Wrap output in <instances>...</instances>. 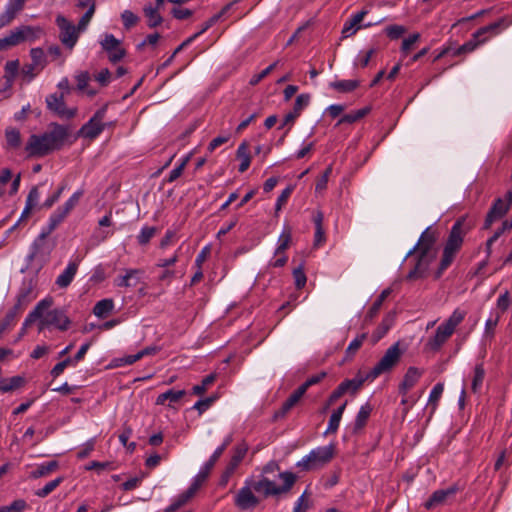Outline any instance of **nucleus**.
I'll return each instance as SVG.
<instances>
[{
	"instance_id": "1",
	"label": "nucleus",
	"mask_w": 512,
	"mask_h": 512,
	"mask_svg": "<svg viewBox=\"0 0 512 512\" xmlns=\"http://www.w3.org/2000/svg\"><path fill=\"white\" fill-rule=\"evenodd\" d=\"M69 135L67 126L51 123L49 130L41 135L32 134L25 146L29 157H44L60 150Z\"/></svg>"
},
{
	"instance_id": "2",
	"label": "nucleus",
	"mask_w": 512,
	"mask_h": 512,
	"mask_svg": "<svg viewBox=\"0 0 512 512\" xmlns=\"http://www.w3.org/2000/svg\"><path fill=\"white\" fill-rule=\"evenodd\" d=\"M470 229L471 225L466 222V217H460L455 221L444 245L439 267L435 272L436 279L440 278L444 271L452 264L456 254L462 247L464 236Z\"/></svg>"
},
{
	"instance_id": "3",
	"label": "nucleus",
	"mask_w": 512,
	"mask_h": 512,
	"mask_svg": "<svg viewBox=\"0 0 512 512\" xmlns=\"http://www.w3.org/2000/svg\"><path fill=\"white\" fill-rule=\"evenodd\" d=\"M278 476L283 482L280 486L263 475H260L258 479L253 477H248L247 479L256 493L263 495L264 498H268L288 493L297 480L296 475L290 471L280 472Z\"/></svg>"
},
{
	"instance_id": "4",
	"label": "nucleus",
	"mask_w": 512,
	"mask_h": 512,
	"mask_svg": "<svg viewBox=\"0 0 512 512\" xmlns=\"http://www.w3.org/2000/svg\"><path fill=\"white\" fill-rule=\"evenodd\" d=\"M512 24V19L508 20L507 17H502L498 19L496 22H493L489 25L479 28L476 32L473 33L472 39L465 42L463 45L457 47L458 53L461 55H465L473 52L480 44L486 42L488 37L487 34L496 35L501 30L506 29Z\"/></svg>"
},
{
	"instance_id": "5",
	"label": "nucleus",
	"mask_w": 512,
	"mask_h": 512,
	"mask_svg": "<svg viewBox=\"0 0 512 512\" xmlns=\"http://www.w3.org/2000/svg\"><path fill=\"white\" fill-rule=\"evenodd\" d=\"M335 455V445L320 446L312 449L309 454L304 456L296 463V467L301 471H313L322 468L328 464Z\"/></svg>"
},
{
	"instance_id": "6",
	"label": "nucleus",
	"mask_w": 512,
	"mask_h": 512,
	"mask_svg": "<svg viewBox=\"0 0 512 512\" xmlns=\"http://www.w3.org/2000/svg\"><path fill=\"white\" fill-rule=\"evenodd\" d=\"M56 247V240L49 239L45 233H41L34 239L30 247V253L27 256L28 261H37L42 267L46 264L50 255Z\"/></svg>"
},
{
	"instance_id": "7",
	"label": "nucleus",
	"mask_w": 512,
	"mask_h": 512,
	"mask_svg": "<svg viewBox=\"0 0 512 512\" xmlns=\"http://www.w3.org/2000/svg\"><path fill=\"white\" fill-rule=\"evenodd\" d=\"M402 354L403 350L400 349V342L394 343L368 373L367 378L374 380L381 374L389 372L399 362Z\"/></svg>"
},
{
	"instance_id": "8",
	"label": "nucleus",
	"mask_w": 512,
	"mask_h": 512,
	"mask_svg": "<svg viewBox=\"0 0 512 512\" xmlns=\"http://www.w3.org/2000/svg\"><path fill=\"white\" fill-rule=\"evenodd\" d=\"M108 103L98 109L94 115L78 131V136L93 140L97 138L106 128L103 119L106 116Z\"/></svg>"
},
{
	"instance_id": "9",
	"label": "nucleus",
	"mask_w": 512,
	"mask_h": 512,
	"mask_svg": "<svg viewBox=\"0 0 512 512\" xmlns=\"http://www.w3.org/2000/svg\"><path fill=\"white\" fill-rule=\"evenodd\" d=\"M512 205V190H509L504 198H497L490 210L488 211L483 228L489 229L491 225L501 219L510 209Z\"/></svg>"
},
{
	"instance_id": "10",
	"label": "nucleus",
	"mask_w": 512,
	"mask_h": 512,
	"mask_svg": "<svg viewBox=\"0 0 512 512\" xmlns=\"http://www.w3.org/2000/svg\"><path fill=\"white\" fill-rule=\"evenodd\" d=\"M55 22L60 30V41L65 47L72 49L76 45L80 33L77 26L63 15H58Z\"/></svg>"
},
{
	"instance_id": "11",
	"label": "nucleus",
	"mask_w": 512,
	"mask_h": 512,
	"mask_svg": "<svg viewBox=\"0 0 512 512\" xmlns=\"http://www.w3.org/2000/svg\"><path fill=\"white\" fill-rule=\"evenodd\" d=\"M254 488L246 478L244 486L239 489L234 498L235 506L241 511L254 509L260 503V498L255 495Z\"/></svg>"
},
{
	"instance_id": "12",
	"label": "nucleus",
	"mask_w": 512,
	"mask_h": 512,
	"mask_svg": "<svg viewBox=\"0 0 512 512\" xmlns=\"http://www.w3.org/2000/svg\"><path fill=\"white\" fill-rule=\"evenodd\" d=\"M39 319V331L44 330L48 326H55L59 330L65 331L70 325L69 318L60 309L50 310L46 314L43 313Z\"/></svg>"
},
{
	"instance_id": "13",
	"label": "nucleus",
	"mask_w": 512,
	"mask_h": 512,
	"mask_svg": "<svg viewBox=\"0 0 512 512\" xmlns=\"http://www.w3.org/2000/svg\"><path fill=\"white\" fill-rule=\"evenodd\" d=\"M437 236H438L437 232L432 230L431 227L426 228L422 232L420 238L418 239V242L406 254V258L411 257L416 252H425L427 254H436V252L434 250V245L437 241Z\"/></svg>"
},
{
	"instance_id": "14",
	"label": "nucleus",
	"mask_w": 512,
	"mask_h": 512,
	"mask_svg": "<svg viewBox=\"0 0 512 512\" xmlns=\"http://www.w3.org/2000/svg\"><path fill=\"white\" fill-rule=\"evenodd\" d=\"M436 258V254H427L418 252L412 269L407 274L408 280H416L424 278L427 275L430 264Z\"/></svg>"
},
{
	"instance_id": "15",
	"label": "nucleus",
	"mask_w": 512,
	"mask_h": 512,
	"mask_svg": "<svg viewBox=\"0 0 512 512\" xmlns=\"http://www.w3.org/2000/svg\"><path fill=\"white\" fill-rule=\"evenodd\" d=\"M100 44L112 63L119 62L126 55L125 49L120 47V41L113 34H106Z\"/></svg>"
},
{
	"instance_id": "16",
	"label": "nucleus",
	"mask_w": 512,
	"mask_h": 512,
	"mask_svg": "<svg viewBox=\"0 0 512 512\" xmlns=\"http://www.w3.org/2000/svg\"><path fill=\"white\" fill-rule=\"evenodd\" d=\"M47 108L62 118H72L75 116V109L66 107L63 94H50L46 97Z\"/></svg>"
},
{
	"instance_id": "17",
	"label": "nucleus",
	"mask_w": 512,
	"mask_h": 512,
	"mask_svg": "<svg viewBox=\"0 0 512 512\" xmlns=\"http://www.w3.org/2000/svg\"><path fill=\"white\" fill-rule=\"evenodd\" d=\"M247 451H248V446L244 443L239 444L234 448L233 455L221 476V484L222 485L227 484V482L229 481V478L233 475L236 468L239 466L241 461L244 459Z\"/></svg>"
},
{
	"instance_id": "18",
	"label": "nucleus",
	"mask_w": 512,
	"mask_h": 512,
	"mask_svg": "<svg viewBox=\"0 0 512 512\" xmlns=\"http://www.w3.org/2000/svg\"><path fill=\"white\" fill-rule=\"evenodd\" d=\"M53 301L51 298H45L37 303L34 309L27 315L20 332L18 333L14 342H18L26 334L27 327L42 317L43 311L50 308Z\"/></svg>"
},
{
	"instance_id": "19",
	"label": "nucleus",
	"mask_w": 512,
	"mask_h": 512,
	"mask_svg": "<svg viewBox=\"0 0 512 512\" xmlns=\"http://www.w3.org/2000/svg\"><path fill=\"white\" fill-rule=\"evenodd\" d=\"M309 102V94L298 95L296 97L293 110L285 115L283 123L278 127V129H282L289 124L292 125L294 121L300 116L302 110L308 106Z\"/></svg>"
},
{
	"instance_id": "20",
	"label": "nucleus",
	"mask_w": 512,
	"mask_h": 512,
	"mask_svg": "<svg viewBox=\"0 0 512 512\" xmlns=\"http://www.w3.org/2000/svg\"><path fill=\"white\" fill-rule=\"evenodd\" d=\"M372 411L373 407L369 402L365 403L360 407L354 422L348 428L351 434L358 435L364 430Z\"/></svg>"
},
{
	"instance_id": "21",
	"label": "nucleus",
	"mask_w": 512,
	"mask_h": 512,
	"mask_svg": "<svg viewBox=\"0 0 512 512\" xmlns=\"http://www.w3.org/2000/svg\"><path fill=\"white\" fill-rule=\"evenodd\" d=\"M456 493L455 487H449L447 489H439L432 493L429 499L424 503V507L427 510L435 509L439 506L444 505L448 498Z\"/></svg>"
},
{
	"instance_id": "22",
	"label": "nucleus",
	"mask_w": 512,
	"mask_h": 512,
	"mask_svg": "<svg viewBox=\"0 0 512 512\" xmlns=\"http://www.w3.org/2000/svg\"><path fill=\"white\" fill-rule=\"evenodd\" d=\"M40 199L39 186H33L26 198L25 207L20 215V218L16 222V225H19L21 222L27 221L30 217V214L34 208L38 206Z\"/></svg>"
},
{
	"instance_id": "23",
	"label": "nucleus",
	"mask_w": 512,
	"mask_h": 512,
	"mask_svg": "<svg viewBox=\"0 0 512 512\" xmlns=\"http://www.w3.org/2000/svg\"><path fill=\"white\" fill-rule=\"evenodd\" d=\"M453 333L449 327L442 323L437 327L435 335L429 339L427 346L433 351H438Z\"/></svg>"
},
{
	"instance_id": "24",
	"label": "nucleus",
	"mask_w": 512,
	"mask_h": 512,
	"mask_svg": "<svg viewBox=\"0 0 512 512\" xmlns=\"http://www.w3.org/2000/svg\"><path fill=\"white\" fill-rule=\"evenodd\" d=\"M80 259L70 261L63 272L56 278L55 284L59 288H67L73 281L79 267Z\"/></svg>"
},
{
	"instance_id": "25",
	"label": "nucleus",
	"mask_w": 512,
	"mask_h": 512,
	"mask_svg": "<svg viewBox=\"0 0 512 512\" xmlns=\"http://www.w3.org/2000/svg\"><path fill=\"white\" fill-rule=\"evenodd\" d=\"M221 455V449H216L209 460L203 465L198 474L194 477L192 484H197L198 489L205 482L211 469L214 467L215 463L218 461Z\"/></svg>"
},
{
	"instance_id": "26",
	"label": "nucleus",
	"mask_w": 512,
	"mask_h": 512,
	"mask_svg": "<svg viewBox=\"0 0 512 512\" xmlns=\"http://www.w3.org/2000/svg\"><path fill=\"white\" fill-rule=\"evenodd\" d=\"M367 14L368 10L363 9L354 14L349 20H347L342 28L343 37L348 38L354 35L361 28L359 24L362 22V20Z\"/></svg>"
},
{
	"instance_id": "27",
	"label": "nucleus",
	"mask_w": 512,
	"mask_h": 512,
	"mask_svg": "<svg viewBox=\"0 0 512 512\" xmlns=\"http://www.w3.org/2000/svg\"><path fill=\"white\" fill-rule=\"evenodd\" d=\"M198 491L197 484H192L189 488L181 493L177 499H175L165 510L164 512H176L179 508H181L184 504H186Z\"/></svg>"
},
{
	"instance_id": "28",
	"label": "nucleus",
	"mask_w": 512,
	"mask_h": 512,
	"mask_svg": "<svg viewBox=\"0 0 512 512\" xmlns=\"http://www.w3.org/2000/svg\"><path fill=\"white\" fill-rule=\"evenodd\" d=\"M421 372L416 367H409L399 387L400 393L406 394L419 380Z\"/></svg>"
},
{
	"instance_id": "29",
	"label": "nucleus",
	"mask_w": 512,
	"mask_h": 512,
	"mask_svg": "<svg viewBox=\"0 0 512 512\" xmlns=\"http://www.w3.org/2000/svg\"><path fill=\"white\" fill-rule=\"evenodd\" d=\"M33 36V28L30 26H20L12 30L7 36L11 45L16 46Z\"/></svg>"
},
{
	"instance_id": "30",
	"label": "nucleus",
	"mask_w": 512,
	"mask_h": 512,
	"mask_svg": "<svg viewBox=\"0 0 512 512\" xmlns=\"http://www.w3.org/2000/svg\"><path fill=\"white\" fill-rule=\"evenodd\" d=\"M67 216L68 214L58 207L49 216L47 225L42 228L41 233H45V235L50 236V234L65 220Z\"/></svg>"
},
{
	"instance_id": "31",
	"label": "nucleus",
	"mask_w": 512,
	"mask_h": 512,
	"mask_svg": "<svg viewBox=\"0 0 512 512\" xmlns=\"http://www.w3.org/2000/svg\"><path fill=\"white\" fill-rule=\"evenodd\" d=\"M67 216L68 214L58 207L49 216L47 225L42 228L41 233H45V235L50 236V234L65 220Z\"/></svg>"
},
{
	"instance_id": "32",
	"label": "nucleus",
	"mask_w": 512,
	"mask_h": 512,
	"mask_svg": "<svg viewBox=\"0 0 512 512\" xmlns=\"http://www.w3.org/2000/svg\"><path fill=\"white\" fill-rule=\"evenodd\" d=\"M67 216L68 214L58 207L49 216L47 225L42 228L41 233H45V235L50 236V234L65 220Z\"/></svg>"
},
{
	"instance_id": "33",
	"label": "nucleus",
	"mask_w": 512,
	"mask_h": 512,
	"mask_svg": "<svg viewBox=\"0 0 512 512\" xmlns=\"http://www.w3.org/2000/svg\"><path fill=\"white\" fill-rule=\"evenodd\" d=\"M67 216L68 214L58 207L49 216L47 225L42 228L41 233H45V235L50 236V234L65 220Z\"/></svg>"
},
{
	"instance_id": "34",
	"label": "nucleus",
	"mask_w": 512,
	"mask_h": 512,
	"mask_svg": "<svg viewBox=\"0 0 512 512\" xmlns=\"http://www.w3.org/2000/svg\"><path fill=\"white\" fill-rule=\"evenodd\" d=\"M186 395L185 390H174L169 389L164 393H161L156 398L157 405H165L166 401H169L168 407H173L174 403L180 401Z\"/></svg>"
},
{
	"instance_id": "35",
	"label": "nucleus",
	"mask_w": 512,
	"mask_h": 512,
	"mask_svg": "<svg viewBox=\"0 0 512 512\" xmlns=\"http://www.w3.org/2000/svg\"><path fill=\"white\" fill-rule=\"evenodd\" d=\"M141 273L139 269H127L125 275L116 279L115 284L118 287H134L139 283L138 276Z\"/></svg>"
},
{
	"instance_id": "36",
	"label": "nucleus",
	"mask_w": 512,
	"mask_h": 512,
	"mask_svg": "<svg viewBox=\"0 0 512 512\" xmlns=\"http://www.w3.org/2000/svg\"><path fill=\"white\" fill-rule=\"evenodd\" d=\"M392 325L393 317H391L390 315L384 317L381 323L377 326V328L373 331L371 335L372 344H376L378 341H380L387 334Z\"/></svg>"
},
{
	"instance_id": "37",
	"label": "nucleus",
	"mask_w": 512,
	"mask_h": 512,
	"mask_svg": "<svg viewBox=\"0 0 512 512\" xmlns=\"http://www.w3.org/2000/svg\"><path fill=\"white\" fill-rule=\"evenodd\" d=\"M391 292H392L391 288H386L380 293V295L377 297V299L374 301V303L368 310V312L365 316L366 321H371L378 314L379 310L382 307L383 302L391 294Z\"/></svg>"
},
{
	"instance_id": "38",
	"label": "nucleus",
	"mask_w": 512,
	"mask_h": 512,
	"mask_svg": "<svg viewBox=\"0 0 512 512\" xmlns=\"http://www.w3.org/2000/svg\"><path fill=\"white\" fill-rule=\"evenodd\" d=\"M113 309L114 301L110 298H105L95 304L93 313L98 318H105Z\"/></svg>"
},
{
	"instance_id": "39",
	"label": "nucleus",
	"mask_w": 512,
	"mask_h": 512,
	"mask_svg": "<svg viewBox=\"0 0 512 512\" xmlns=\"http://www.w3.org/2000/svg\"><path fill=\"white\" fill-rule=\"evenodd\" d=\"M291 240H292L291 228L286 226V227H284L283 231L281 232V234L278 238L277 247L275 249V255H280V254L285 253V251L289 248Z\"/></svg>"
},
{
	"instance_id": "40",
	"label": "nucleus",
	"mask_w": 512,
	"mask_h": 512,
	"mask_svg": "<svg viewBox=\"0 0 512 512\" xmlns=\"http://www.w3.org/2000/svg\"><path fill=\"white\" fill-rule=\"evenodd\" d=\"M237 158L241 160V163L239 164L238 171L240 173L245 172L251 163V157L248 151V145L246 142H242L237 149Z\"/></svg>"
},
{
	"instance_id": "41",
	"label": "nucleus",
	"mask_w": 512,
	"mask_h": 512,
	"mask_svg": "<svg viewBox=\"0 0 512 512\" xmlns=\"http://www.w3.org/2000/svg\"><path fill=\"white\" fill-rule=\"evenodd\" d=\"M323 219L324 215L321 211H316L313 216V222L315 225V245L318 246L325 240V233L323 229Z\"/></svg>"
},
{
	"instance_id": "42",
	"label": "nucleus",
	"mask_w": 512,
	"mask_h": 512,
	"mask_svg": "<svg viewBox=\"0 0 512 512\" xmlns=\"http://www.w3.org/2000/svg\"><path fill=\"white\" fill-rule=\"evenodd\" d=\"M369 112H370V108L364 107L362 109L345 114L338 120L336 126H339V125L345 124V123H348V124L355 123V122L359 121L360 119H362L363 117H365Z\"/></svg>"
},
{
	"instance_id": "43",
	"label": "nucleus",
	"mask_w": 512,
	"mask_h": 512,
	"mask_svg": "<svg viewBox=\"0 0 512 512\" xmlns=\"http://www.w3.org/2000/svg\"><path fill=\"white\" fill-rule=\"evenodd\" d=\"M159 8L160 7H152L151 5H146L143 9L144 14L148 19L147 24L150 28L159 26L163 21L162 16L158 12Z\"/></svg>"
},
{
	"instance_id": "44",
	"label": "nucleus",
	"mask_w": 512,
	"mask_h": 512,
	"mask_svg": "<svg viewBox=\"0 0 512 512\" xmlns=\"http://www.w3.org/2000/svg\"><path fill=\"white\" fill-rule=\"evenodd\" d=\"M366 379L368 378L355 377L353 379H346L342 381L339 385L343 387V391L345 392V394L351 393L352 395H354L362 387Z\"/></svg>"
},
{
	"instance_id": "45",
	"label": "nucleus",
	"mask_w": 512,
	"mask_h": 512,
	"mask_svg": "<svg viewBox=\"0 0 512 512\" xmlns=\"http://www.w3.org/2000/svg\"><path fill=\"white\" fill-rule=\"evenodd\" d=\"M57 468H58V462L55 460L42 463V464L38 465L34 471H32L31 477L37 479V478L47 476L51 472L55 471Z\"/></svg>"
},
{
	"instance_id": "46",
	"label": "nucleus",
	"mask_w": 512,
	"mask_h": 512,
	"mask_svg": "<svg viewBox=\"0 0 512 512\" xmlns=\"http://www.w3.org/2000/svg\"><path fill=\"white\" fill-rule=\"evenodd\" d=\"M24 384L22 376H13L9 379L0 380V390L3 393L10 392L20 388Z\"/></svg>"
},
{
	"instance_id": "47",
	"label": "nucleus",
	"mask_w": 512,
	"mask_h": 512,
	"mask_svg": "<svg viewBox=\"0 0 512 512\" xmlns=\"http://www.w3.org/2000/svg\"><path fill=\"white\" fill-rule=\"evenodd\" d=\"M30 57L33 62V66H37L38 69L43 70L48 63L45 52L40 47L32 48L30 50Z\"/></svg>"
},
{
	"instance_id": "48",
	"label": "nucleus",
	"mask_w": 512,
	"mask_h": 512,
	"mask_svg": "<svg viewBox=\"0 0 512 512\" xmlns=\"http://www.w3.org/2000/svg\"><path fill=\"white\" fill-rule=\"evenodd\" d=\"M466 315L467 312L465 310L456 308L443 323L454 332L455 328L465 319Z\"/></svg>"
},
{
	"instance_id": "49",
	"label": "nucleus",
	"mask_w": 512,
	"mask_h": 512,
	"mask_svg": "<svg viewBox=\"0 0 512 512\" xmlns=\"http://www.w3.org/2000/svg\"><path fill=\"white\" fill-rule=\"evenodd\" d=\"M30 295L31 288L22 287L17 295V301L13 307L22 312L25 309V307L31 302Z\"/></svg>"
},
{
	"instance_id": "50",
	"label": "nucleus",
	"mask_w": 512,
	"mask_h": 512,
	"mask_svg": "<svg viewBox=\"0 0 512 512\" xmlns=\"http://www.w3.org/2000/svg\"><path fill=\"white\" fill-rule=\"evenodd\" d=\"M358 86L359 82L357 80H340L330 83V87L343 93L351 92L355 90Z\"/></svg>"
},
{
	"instance_id": "51",
	"label": "nucleus",
	"mask_w": 512,
	"mask_h": 512,
	"mask_svg": "<svg viewBox=\"0 0 512 512\" xmlns=\"http://www.w3.org/2000/svg\"><path fill=\"white\" fill-rule=\"evenodd\" d=\"M299 401L290 395L282 406L274 412L273 419L278 420L286 416V414L298 403Z\"/></svg>"
},
{
	"instance_id": "52",
	"label": "nucleus",
	"mask_w": 512,
	"mask_h": 512,
	"mask_svg": "<svg viewBox=\"0 0 512 512\" xmlns=\"http://www.w3.org/2000/svg\"><path fill=\"white\" fill-rule=\"evenodd\" d=\"M83 194L84 190H77L63 205L59 206V208L69 215L70 212L78 205Z\"/></svg>"
},
{
	"instance_id": "53",
	"label": "nucleus",
	"mask_w": 512,
	"mask_h": 512,
	"mask_svg": "<svg viewBox=\"0 0 512 512\" xmlns=\"http://www.w3.org/2000/svg\"><path fill=\"white\" fill-rule=\"evenodd\" d=\"M63 480H64L63 477H58V478L46 483L43 488L35 491V495L40 498L47 497L63 482Z\"/></svg>"
},
{
	"instance_id": "54",
	"label": "nucleus",
	"mask_w": 512,
	"mask_h": 512,
	"mask_svg": "<svg viewBox=\"0 0 512 512\" xmlns=\"http://www.w3.org/2000/svg\"><path fill=\"white\" fill-rule=\"evenodd\" d=\"M367 335H368L367 333H362L350 342V344L348 345V347L345 351L346 358H351L356 354V352L362 346L364 340L367 338Z\"/></svg>"
},
{
	"instance_id": "55",
	"label": "nucleus",
	"mask_w": 512,
	"mask_h": 512,
	"mask_svg": "<svg viewBox=\"0 0 512 512\" xmlns=\"http://www.w3.org/2000/svg\"><path fill=\"white\" fill-rule=\"evenodd\" d=\"M20 10L8 4L5 11L0 15V28L9 25Z\"/></svg>"
},
{
	"instance_id": "56",
	"label": "nucleus",
	"mask_w": 512,
	"mask_h": 512,
	"mask_svg": "<svg viewBox=\"0 0 512 512\" xmlns=\"http://www.w3.org/2000/svg\"><path fill=\"white\" fill-rule=\"evenodd\" d=\"M484 376H485V370H484L483 365L482 364L476 365L475 369H474V375H473L472 385H471L473 392H477L481 388L483 380H484Z\"/></svg>"
},
{
	"instance_id": "57",
	"label": "nucleus",
	"mask_w": 512,
	"mask_h": 512,
	"mask_svg": "<svg viewBox=\"0 0 512 512\" xmlns=\"http://www.w3.org/2000/svg\"><path fill=\"white\" fill-rule=\"evenodd\" d=\"M5 138L7 144L11 148H18L21 144V135L19 130L15 128H8L5 131Z\"/></svg>"
},
{
	"instance_id": "58",
	"label": "nucleus",
	"mask_w": 512,
	"mask_h": 512,
	"mask_svg": "<svg viewBox=\"0 0 512 512\" xmlns=\"http://www.w3.org/2000/svg\"><path fill=\"white\" fill-rule=\"evenodd\" d=\"M156 228L152 226H145L141 229L137 236L138 243L142 246L147 245L150 240L154 237Z\"/></svg>"
},
{
	"instance_id": "59",
	"label": "nucleus",
	"mask_w": 512,
	"mask_h": 512,
	"mask_svg": "<svg viewBox=\"0 0 512 512\" xmlns=\"http://www.w3.org/2000/svg\"><path fill=\"white\" fill-rule=\"evenodd\" d=\"M21 313V311H19L18 309L12 307L8 312L7 314L5 315L4 319L2 320L1 324H0V328L4 331H6L9 327H11L17 316Z\"/></svg>"
},
{
	"instance_id": "60",
	"label": "nucleus",
	"mask_w": 512,
	"mask_h": 512,
	"mask_svg": "<svg viewBox=\"0 0 512 512\" xmlns=\"http://www.w3.org/2000/svg\"><path fill=\"white\" fill-rule=\"evenodd\" d=\"M4 70H5L4 78L12 80L14 82L15 77L19 71V61L18 60L7 61L5 64Z\"/></svg>"
},
{
	"instance_id": "61",
	"label": "nucleus",
	"mask_w": 512,
	"mask_h": 512,
	"mask_svg": "<svg viewBox=\"0 0 512 512\" xmlns=\"http://www.w3.org/2000/svg\"><path fill=\"white\" fill-rule=\"evenodd\" d=\"M66 189V184L62 183L57 190L49 196L41 205L40 208L50 209L61 197V194Z\"/></svg>"
},
{
	"instance_id": "62",
	"label": "nucleus",
	"mask_w": 512,
	"mask_h": 512,
	"mask_svg": "<svg viewBox=\"0 0 512 512\" xmlns=\"http://www.w3.org/2000/svg\"><path fill=\"white\" fill-rule=\"evenodd\" d=\"M215 381V375H207L201 382V384L195 385L192 388V393L195 395H202L205 393L207 388Z\"/></svg>"
},
{
	"instance_id": "63",
	"label": "nucleus",
	"mask_w": 512,
	"mask_h": 512,
	"mask_svg": "<svg viewBox=\"0 0 512 512\" xmlns=\"http://www.w3.org/2000/svg\"><path fill=\"white\" fill-rule=\"evenodd\" d=\"M293 277L295 281V286L297 289H302L307 281L306 275L304 273V266L300 264L298 267L293 270Z\"/></svg>"
},
{
	"instance_id": "64",
	"label": "nucleus",
	"mask_w": 512,
	"mask_h": 512,
	"mask_svg": "<svg viewBox=\"0 0 512 512\" xmlns=\"http://www.w3.org/2000/svg\"><path fill=\"white\" fill-rule=\"evenodd\" d=\"M216 399L217 396H209L204 399H200L194 404L193 409L197 410L198 413L201 415L211 407V405L215 402Z\"/></svg>"
}]
</instances>
